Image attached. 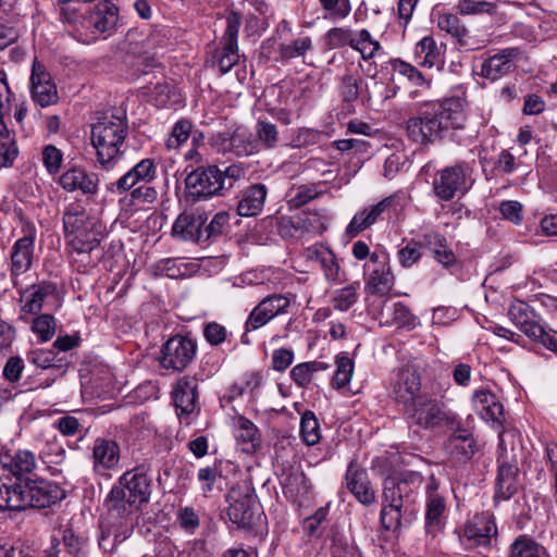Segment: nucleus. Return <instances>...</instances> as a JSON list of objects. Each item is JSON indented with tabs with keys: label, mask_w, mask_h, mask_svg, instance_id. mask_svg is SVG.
I'll return each instance as SVG.
<instances>
[{
	"label": "nucleus",
	"mask_w": 557,
	"mask_h": 557,
	"mask_svg": "<svg viewBox=\"0 0 557 557\" xmlns=\"http://www.w3.org/2000/svg\"><path fill=\"white\" fill-rule=\"evenodd\" d=\"M30 82L32 98L36 104L45 108L57 103L59 99L57 87L40 65L34 64Z\"/></svg>",
	"instance_id": "25"
},
{
	"label": "nucleus",
	"mask_w": 557,
	"mask_h": 557,
	"mask_svg": "<svg viewBox=\"0 0 557 557\" xmlns=\"http://www.w3.org/2000/svg\"><path fill=\"white\" fill-rule=\"evenodd\" d=\"M212 146L218 151L233 152L236 156H250L257 150V143L246 129L237 128L233 134L219 133L212 137Z\"/></svg>",
	"instance_id": "23"
},
{
	"label": "nucleus",
	"mask_w": 557,
	"mask_h": 557,
	"mask_svg": "<svg viewBox=\"0 0 557 557\" xmlns=\"http://www.w3.org/2000/svg\"><path fill=\"white\" fill-rule=\"evenodd\" d=\"M36 230L34 226L24 228V236L18 238L11 251V275L17 277L27 272L33 263Z\"/></svg>",
	"instance_id": "22"
},
{
	"label": "nucleus",
	"mask_w": 557,
	"mask_h": 557,
	"mask_svg": "<svg viewBox=\"0 0 557 557\" xmlns=\"http://www.w3.org/2000/svg\"><path fill=\"white\" fill-rule=\"evenodd\" d=\"M226 502L228 503L227 516L238 528L252 529L261 521V507L248 482L244 481L232 486Z\"/></svg>",
	"instance_id": "5"
},
{
	"label": "nucleus",
	"mask_w": 557,
	"mask_h": 557,
	"mask_svg": "<svg viewBox=\"0 0 557 557\" xmlns=\"http://www.w3.org/2000/svg\"><path fill=\"white\" fill-rule=\"evenodd\" d=\"M230 215L228 213L222 211L218 212L211 220V222L206 225L205 224V240L207 242L211 237L221 235L225 228L228 226Z\"/></svg>",
	"instance_id": "63"
},
{
	"label": "nucleus",
	"mask_w": 557,
	"mask_h": 557,
	"mask_svg": "<svg viewBox=\"0 0 557 557\" xmlns=\"http://www.w3.org/2000/svg\"><path fill=\"white\" fill-rule=\"evenodd\" d=\"M326 369L329 366L321 361L302 362L292 369L290 376L298 386L304 387L311 382L313 373Z\"/></svg>",
	"instance_id": "43"
},
{
	"label": "nucleus",
	"mask_w": 557,
	"mask_h": 557,
	"mask_svg": "<svg viewBox=\"0 0 557 557\" xmlns=\"http://www.w3.org/2000/svg\"><path fill=\"white\" fill-rule=\"evenodd\" d=\"M404 414L410 425L433 429L445 420L441 404L425 394L403 405Z\"/></svg>",
	"instance_id": "9"
},
{
	"label": "nucleus",
	"mask_w": 557,
	"mask_h": 557,
	"mask_svg": "<svg viewBox=\"0 0 557 557\" xmlns=\"http://www.w3.org/2000/svg\"><path fill=\"white\" fill-rule=\"evenodd\" d=\"M268 196V188L263 184H253L244 189L237 203V213L240 216H256L263 207Z\"/></svg>",
	"instance_id": "29"
},
{
	"label": "nucleus",
	"mask_w": 557,
	"mask_h": 557,
	"mask_svg": "<svg viewBox=\"0 0 557 557\" xmlns=\"http://www.w3.org/2000/svg\"><path fill=\"white\" fill-rule=\"evenodd\" d=\"M191 128V122L186 119L176 122L165 141L166 148L169 150L178 149L189 138Z\"/></svg>",
	"instance_id": "49"
},
{
	"label": "nucleus",
	"mask_w": 557,
	"mask_h": 557,
	"mask_svg": "<svg viewBox=\"0 0 557 557\" xmlns=\"http://www.w3.org/2000/svg\"><path fill=\"white\" fill-rule=\"evenodd\" d=\"M234 434L238 442L243 443L245 451H253L260 445V432L247 418L238 417L234 421Z\"/></svg>",
	"instance_id": "38"
},
{
	"label": "nucleus",
	"mask_w": 557,
	"mask_h": 557,
	"mask_svg": "<svg viewBox=\"0 0 557 557\" xmlns=\"http://www.w3.org/2000/svg\"><path fill=\"white\" fill-rule=\"evenodd\" d=\"M386 312H383V317L386 314L384 324L396 325L398 327L414 329L417 325V318L411 313L409 308L403 302H395L392 306L386 307Z\"/></svg>",
	"instance_id": "40"
},
{
	"label": "nucleus",
	"mask_w": 557,
	"mask_h": 557,
	"mask_svg": "<svg viewBox=\"0 0 557 557\" xmlns=\"http://www.w3.org/2000/svg\"><path fill=\"white\" fill-rule=\"evenodd\" d=\"M60 186L67 193L81 191L89 197L99 190V178L96 173H89L83 168H72L59 177Z\"/></svg>",
	"instance_id": "24"
},
{
	"label": "nucleus",
	"mask_w": 557,
	"mask_h": 557,
	"mask_svg": "<svg viewBox=\"0 0 557 557\" xmlns=\"http://www.w3.org/2000/svg\"><path fill=\"white\" fill-rule=\"evenodd\" d=\"M39 506H45V504L35 500L33 488L18 483L8 484L0 479V509L24 510L28 507Z\"/></svg>",
	"instance_id": "19"
},
{
	"label": "nucleus",
	"mask_w": 557,
	"mask_h": 557,
	"mask_svg": "<svg viewBox=\"0 0 557 557\" xmlns=\"http://www.w3.org/2000/svg\"><path fill=\"white\" fill-rule=\"evenodd\" d=\"M197 380L184 376L176 383L173 389V400L180 419L188 417L196 408Z\"/></svg>",
	"instance_id": "27"
},
{
	"label": "nucleus",
	"mask_w": 557,
	"mask_h": 557,
	"mask_svg": "<svg viewBox=\"0 0 557 557\" xmlns=\"http://www.w3.org/2000/svg\"><path fill=\"white\" fill-rule=\"evenodd\" d=\"M312 49V40L309 36L295 38L290 42L278 44V57L275 59L281 62H287L292 59L305 57Z\"/></svg>",
	"instance_id": "42"
},
{
	"label": "nucleus",
	"mask_w": 557,
	"mask_h": 557,
	"mask_svg": "<svg viewBox=\"0 0 557 557\" xmlns=\"http://www.w3.org/2000/svg\"><path fill=\"white\" fill-rule=\"evenodd\" d=\"M54 319L50 314H41L34 319L32 330L41 342L49 341L54 334Z\"/></svg>",
	"instance_id": "58"
},
{
	"label": "nucleus",
	"mask_w": 557,
	"mask_h": 557,
	"mask_svg": "<svg viewBox=\"0 0 557 557\" xmlns=\"http://www.w3.org/2000/svg\"><path fill=\"white\" fill-rule=\"evenodd\" d=\"M367 275L366 290L371 294H386L394 285V275L388 263V255L374 251L363 264Z\"/></svg>",
	"instance_id": "12"
},
{
	"label": "nucleus",
	"mask_w": 557,
	"mask_h": 557,
	"mask_svg": "<svg viewBox=\"0 0 557 557\" xmlns=\"http://www.w3.org/2000/svg\"><path fill=\"white\" fill-rule=\"evenodd\" d=\"M529 307L522 301L512 304L509 318L529 338L541 343L547 349L557 352V331L546 329L530 315Z\"/></svg>",
	"instance_id": "8"
},
{
	"label": "nucleus",
	"mask_w": 557,
	"mask_h": 557,
	"mask_svg": "<svg viewBox=\"0 0 557 557\" xmlns=\"http://www.w3.org/2000/svg\"><path fill=\"white\" fill-rule=\"evenodd\" d=\"M286 497L301 505L311 491V484L299 468L285 470L280 479Z\"/></svg>",
	"instance_id": "26"
},
{
	"label": "nucleus",
	"mask_w": 557,
	"mask_h": 557,
	"mask_svg": "<svg viewBox=\"0 0 557 557\" xmlns=\"http://www.w3.org/2000/svg\"><path fill=\"white\" fill-rule=\"evenodd\" d=\"M307 257L310 260L318 261L323 270L326 281L332 283L339 282V264L334 252L324 246H312L307 250Z\"/></svg>",
	"instance_id": "33"
},
{
	"label": "nucleus",
	"mask_w": 557,
	"mask_h": 557,
	"mask_svg": "<svg viewBox=\"0 0 557 557\" xmlns=\"http://www.w3.org/2000/svg\"><path fill=\"white\" fill-rule=\"evenodd\" d=\"M256 133L259 140L265 148L272 149L276 147L278 141V131L274 124L267 121H258L256 125Z\"/></svg>",
	"instance_id": "56"
},
{
	"label": "nucleus",
	"mask_w": 557,
	"mask_h": 557,
	"mask_svg": "<svg viewBox=\"0 0 557 557\" xmlns=\"http://www.w3.org/2000/svg\"><path fill=\"white\" fill-rule=\"evenodd\" d=\"M128 134L126 115L123 112L104 115L91 128V144L97 150L101 168L111 170L121 156V148Z\"/></svg>",
	"instance_id": "3"
},
{
	"label": "nucleus",
	"mask_w": 557,
	"mask_h": 557,
	"mask_svg": "<svg viewBox=\"0 0 557 557\" xmlns=\"http://www.w3.org/2000/svg\"><path fill=\"white\" fill-rule=\"evenodd\" d=\"M228 335L226 327L215 321L208 322L203 325V337L211 346L223 344Z\"/></svg>",
	"instance_id": "60"
},
{
	"label": "nucleus",
	"mask_w": 557,
	"mask_h": 557,
	"mask_svg": "<svg viewBox=\"0 0 557 557\" xmlns=\"http://www.w3.org/2000/svg\"><path fill=\"white\" fill-rule=\"evenodd\" d=\"M392 65L396 73L406 77L414 86H423V85L429 86V83L425 81V78L423 77L421 72L418 71L411 64H409L405 61H401V60H394Z\"/></svg>",
	"instance_id": "57"
},
{
	"label": "nucleus",
	"mask_w": 557,
	"mask_h": 557,
	"mask_svg": "<svg viewBox=\"0 0 557 557\" xmlns=\"http://www.w3.org/2000/svg\"><path fill=\"white\" fill-rule=\"evenodd\" d=\"M119 20L117 8L109 2H100L90 16V24L99 32L106 33L113 29Z\"/></svg>",
	"instance_id": "39"
},
{
	"label": "nucleus",
	"mask_w": 557,
	"mask_h": 557,
	"mask_svg": "<svg viewBox=\"0 0 557 557\" xmlns=\"http://www.w3.org/2000/svg\"><path fill=\"white\" fill-rule=\"evenodd\" d=\"M156 177L157 164L153 159L146 158L136 163L117 181L111 183L108 190L121 195L141 184H150Z\"/></svg>",
	"instance_id": "17"
},
{
	"label": "nucleus",
	"mask_w": 557,
	"mask_h": 557,
	"mask_svg": "<svg viewBox=\"0 0 557 557\" xmlns=\"http://www.w3.org/2000/svg\"><path fill=\"white\" fill-rule=\"evenodd\" d=\"M18 149L14 139V135L10 133L5 126V132H0V160L2 166L13 163L17 157Z\"/></svg>",
	"instance_id": "50"
},
{
	"label": "nucleus",
	"mask_w": 557,
	"mask_h": 557,
	"mask_svg": "<svg viewBox=\"0 0 557 557\" xmlns=\"http://www.w3.org/2000/svg\"><path fill=\"white\" fill-rule=\"evenodd\" d=\"M517 475L516 465L499 460L495 498L506 500L518 491Z\"/></svg>",
	"instance_id": "32"
},
{
	"label": "nucleus",
	"mask_w": 557,
	"mask_h": 557,
	"mask_svg": "<svg viewBox=\"0 0 557 557\" xmlns=\"http://www.w3.org/2000/svg\"><path fill=\"white\" fill-rule=\"evenodd\" d=\"M518 54L515 48H507L485 60L481 73L485 78L497 81L508 74L512 67L513 58Z\"/></svg>",
	"instance_id": "31"
},
{
	"label": "nucleus",
	"mask_w": 557,
	"mask_h": 557,
	"mask_svg": "<svg viewBox=\"0 0 557 557\" xmlns=\"http://www.w3.org/2000/svg\"><path fill=\"white\" fill-rule=\"evenodd\" d=\"M392 386L396 400L401 405L420 396L421 374L419 366L413 361L403 364L397 370Z\"/></svg>",
	"instance_id": "16"
},
{
	"label": "nucleus",
	"mask_w": 557,
	"mask_h": 557,
	"mask_svg": "<svg viewBox=\"0 0 557 557\" xmlns=\"http://www.w3.org/2000/svg\"><path fill=\"white\" fill-rule=\"evenodd\" d=\"M335 364L336 371L333 377V385L341 389L348 385L352 377L354 361L346 352H342L336 356Z\"/></svg>",
	"instance_id": "45"
},
{
	"label": "nucleus",
	"mask_w": 557,
	"mask_h": 557,
	"mask_svg": "<svg viewBox=\"0 0 557 557\" xmlns=\"http://www.w3.org/2000/svg\"><path fill=\"white\" fill-rule=\"evenodd\" d=\"M207 215L203 211L190 210L182 212L172 226V235L182 240L201 243L205 240Z\"/></svg>",
	"instance_id": "21"
},
{
	"label": "nucleus",
	"mask_w": 557,
	"mask_h": 557,
	"mask_svg": "<svg viewBox=\"0 0 557 557\" xmlns=\"http://www.w3.org/2000/svg\"><path fill=\"white\" fill-rule=\"evenodd\" d=\"M37 461L33 451L18 450L11 459L10 468L14 474L29 473L36 468Z\"/></svg>",
	"instance_id": "51"
},
{
	"label": "nucleus",
	"mask_w": 557,
	"mask_h": 557,
	"mask_svg": "<svg viewBox=\"0 0 557 557\" xmlns=\"http://www.w3.org/2000/svg\"><path fill=\"white\" fill-rule=\"evenodd\" d=\"M472 169L467 162H458L438 171L433 180V191L442 201H449L457 195H463L470 187Z\"/></svg>",
	"instance_id": "7"
},
{
	"label": "nucleus",
	"mask_w": 557,
	"mask_h": 557,
	"mask_svg": "<svg viewBox=\"0 0 557 557\" xmlns=\"http://www.w3.org/2000/svg\"><path fill=\"white\" fill-rule=\"evenodd\" d=\"M318 195L319 191L315 185H300L290 189L288 203L293 208H300L314 199Z\"/></svg>",
	"instance_id": "53"
},
{
	"label": "nucleus",
	"mask_w": 557,
	"mask_h": 557,
	"mask_svg": "<svg viewBox=\"0 0 557 557\" xmlns=\"http://www.w3.org/2000/svg\"><path fill=\"white\" fill-rule=\"evenodd\" d=\"M445 508L444 498L437 492V483L434 479H431L426 486L425 519L429 531L440 528Z\"/></svg>",
	"instance_id": "34"
},
{
	"label": "nucleus",
	"mask_w": 557,
	"mask_h": 557,
	"mask_svg": "<svg viewBox=\"0 0 557 557\" xmlns=\"http://www.w3.org/2000/svg\"><path fill=\"white\" fill-rule=\"evenodd\" d=\"M90 461L92 472L101 478L110 479L112 472L120 468L121 449L111 438L97 437L91 445Z\"/></svg>",
	"instance_id": "11"
},
{
	"label": "nucleus",
	"mask_w": 557,
	"mask_h": 557,
	"mask_svg": "<svg viewBox=\"0 0 557 557\" xmlns=\"http://www.w3.org/2000/svg\"><path fill=\"white\" fill-rule=\"evenodd\" d=\"M296 301V295L292 293L286 294H271L262 298L249 312L245 321V333L242 336V342L248 344L247 333L257 331L276 317L288 314L292 305Z\"/></svg>",
	"instance_id": "6"
},
{
	"label": "nucleus",
	"mask_w": 557,
	"mask_h": 557,
	"mask_svg": "<svg viewBox=\"0 0 557 557\" xmlns=\"http://www.w3.org/2000/svg\"><path fill=\"white\" fill-rule=\"evenodd\" d=\"M437 25L442 30L458 38L465 37L468 33L467 28L460 24L458 16L455 14L445 13L440 15Z\"/></svg>",
	"instance_id": "61"
},
{
	"label": "nucleus",
	"mask_w": 557,
	"mask_h": 557,
	"mask_svg": "<svg viewBox=\"0 0 557 557\" xmlns=\"http://www.w3.org/2000/svg\"><path fill=\"white\" fill-rule=\"evenodd\" d=\"M497 534V528L490 512L475 513L465 524L461 541L470 548L486 546Z\"/></svg>",
	"instance_id": "15"
},
{
	"label": "nucleus",
	"mask_w": 557,
	"mask_h": 557,
	"mask_svg": "<svg viewBox=\"0 0 557 557\" xmlns=\"http://www.w3.org/2000/svg\"><path fill=\"white\" fill-rule=\"evenodd\" d=\"M360 283L354 282L345 287L335 290L332 298V305L335 310L347 311L358 300Z\"/></svg>",
	"instance_id": "44"
},
{
	"label": "nucleus",
	"mask_w": 557,
	"mask_h": 557,
	"mask_svg": "<svg viewBox=\"0 0 557 557\" xmlns=\"http://www.w3.org/2000/svg\"><path fill=\"white\" fill-rule=\"evenodd\" d=\"M240 23V16L235 12H231L226 17L222 47L214 53V62L221 74L228 73L239 60L237 38Z\"/></svg>",
	"instance_id": "14"
},
{
	"label": "nucleus",
	"mask_w": 557,
	"mask_h": 557,
	"mask_svg": "<svg viewBox=\"0 0 557 557\" xmlns=\"http://www.w3.org/2000/svg\"><path fill=\"white\" fill-rule=\"evenodd\" d=\"M502 218L518 225L522 221V205L516 200H505L499 205Z\"/></svg>",
	"instance_id": "64"
},
{
	"label": "nucleus",
	"mask_w": 557,
	"mask_h": 557,
	"mask_svg": "<svg viewBox=\"0 0 557 557\" xmlns=\"http://www.w3.org/2000/svg\"><path fill=\"white\" fill-rule=\"evenodd\" d=\"M421 256L420 245L410 240L398 250L397 261L403 268H410L420 260Z\"/></svg>",
	"instance_id": "59"
},
{
	"label": "nucleus",
	"mask_w": 557,
	"mask_h": 557,
	"mask_svg": "<svg viewBox=\"0 0 557 557\" xmlns=\"http://www.w3.org/2000/svg\"><path fill=\"white\" fill-rule=\"evenodd\" d=\"M346 483L349 491L363 505L374 502V491L370 485L366 471L359 469L355 462H350L346 472Z\"/></svg>",
	"instance_id": "30"
},
{
	"label": "nucleus",
	"mask_w": 557,
	"mask_h": 557,
	"mask_svg": "<svg viewBox=\"0 0 557 557\" xmlns=\"http://www.w3.org/2000/svg\"><path fill=\"white\" fill-rule=\"evenodd\" d=\"M325 39L330 49H336L346 45L351 47L355 36L349 28L334 27L326 33Z\"/></svg>",
	"instance_id": "55"
},
{
	"label": "nucleus",
	"mask_w": 557,
	"mask_h": 557,
	"mask_svg": "<svg viewBox=\"0 0 557 557\" xmlns=\"http://www.w3.org/2000/svg\"><path fill=\"white\" fill-rule=\"evenodd\" d=\"M196 343L185 336L176 335L166 341L162 347L160 364L173 371L184 370L195 358Z\"/></svg>",
	"instance_id": "13"
},
{
	"label": "nucleus",
	"mask_w": 557,
	"mask_h": 557,
	"mask_svg": "<svg viewBox=\"0 0 557 557\" xmlns=\"http://www.w3.org/2000/svg\"><path fill=\"white\" fill-rule=\"evenodd\" d=\"M22 310L27 313H38L42 308L59 305L58 288L54 283L41 282L33 285L21 298Z\"/></svg>",
	"instance_id": "20"
},
{
	"label": "nucleus",
	"mask_w": 557,
	"mask_h": 557,
	"mask_svg": "<svg viewBox=\"0 0 557 557\" xmlns=\"http://www.w3.org/2000/svg\"><path fill=\"white\" fill-rule=\"evenodd\" d=\"M351 48L359 51L364 60H368L377 54L381 46L367 29H362L351 41Z\"/></svg>",
	"instance_id": "48"
},
{
	"label": "nucleus",
	"mask_w": 557,
	"mask_h": 557,
	"mask_svg": "<svg viewBox=\"0 0 557 557\" xmlns=\"http://www.w3.org/2000/svg\"><path fill=\"white\" fill-rule=\"evenodd\" d=\"M465 123L466 115L459 100L429 102L407 121V134L414 143L425 145L444 138L450 131L462 128Z\"/></svg>",
	"instance_id": "2"
},
{
	"label": "nucleus",
	"mask_w": 557,
	"mask_h": 557,
	"mask_svg": "<svg viewBox=\"0 0 557 557\" xmlns=\"http://www.w3.org/2000/svg\"><path fill=\"white\" fill-rule=\"evenodd\" d=\"M92 221L85 207L78 202H72L65 207L63 213V227L65 238L73 251L89 253L99 245V240L89 233Z\"/></svg>",
	"instance_id": "4"
},
{
	"label": "nucleus",
	"mask_w": 557,
	"mask_h": 557,
	"mask_svg": "<svg viewBox=\"0 0 557 557\" xmlns=\"http://www.w3.org/2000/svg\"><path fill=\"white\" fill-rule=\"evenodd\" d=\"M63 161V153L52 145H48L42 150V162L49 174L59 172Z\"/></svg>",
	"instance_id": "62"
},
{
	"label": "nucleus",
	"mask_w": 557,
	"mask_h": 557,
	"mask_svg": "<svg viewBox=\"0 0 557 557\" xmlns=\"http://www.w3.org/2000/svg\"><path fill=\"white\" fill-rule=\"evenodd\" d=\"M414 493L413 480H408L400 475L387 476L383 486L384 503L395 504L406 507L411 502Z\"/></svg>",
	"instance_id": "28"
},
{
	"label": "nucleus",
	"mask_w": 557,
	"mask_h": 557,
	"mask_svg": "<svg viewBox=\"0 0 557 557\" xmlns=\"http://www.w3.org/2000/svg\"><path fill=\"white\" fill-rule=\"evenodd\" d=\"M222 170L215 165L199 168L185 180L186 188L194 200L208 199L223 191Z\"/></svg>",
	"instance_id": "10"
},
{
	"label": "nucleus",
	"mask_w": 557,
	"mask_h": 557,
	"mask_svg": "<svg viewBox=\"0 0 557 557\" xmlns=\"http://www.w3.org/2000/svg\"><path fill=\"white\" fill-rule=\"evenodd\" d=\"M509 557H548V555L543 546L521 536L512 543Z\"/></svg>",
	"instance_id": "46"
},
{
	"label": "nucleus",
	"mask_w": 557,
	"mask_h": 557,
	"mask_svg": "<svg viewBox=\"0 0 557 557\" xmlns=\"http://www.w3.org/2000/svg\"><path fill=\"white\" fill-rule=\"evenodd\" d=\"M65 455L66 451L64 447L54 437L52 440L46 441L39 451V458L42 465H45L47 469L51 470L52 474L58 472L57 466H60L64 462Z\"/></svg>",
	"instance_id": "41"
},
{
	"label": "nucleus",
	"mask_w": 557,
	"mask_h": 557,
	"mask_svg": "<svg viewBox=\"0 0 557 557\" xmlns=\"http://www.w3.org/2000/svg\"><path fill=\"white\" fill-rule=\"evenodd\" d=\"M423 245L433 252L435 260L444 267L449 268L456 263V256L442 234L436 232L424 234Z\"/></svg>",
	"instance_id": "36"
},
{
	"label": "nucleus",
	"mask_w": 557,
	"mask_h": 557,
	"mask_svg": "<svg viewBox=\"0 0 557 557\" xmlns=\"http://www.w3.org/2000/svg\"><path fill=\"white\" fill-rule=\"evenodd\" d=\"M401 509L403 506L384 503L381 510L380 519L382 525L386 530L396 531L401 525Z\"/></svg>",
	"instance_id": "54"
},
{
	"label": "nucleus",
	"mask_w": 557,
	"mask_h": 557,
	"mask_svg": "<svg viewBox=\"0 0 557 557\" xmlns=\"http://www.w3.org/2000/svg\"><path fill=\"white\" fill-rule=\"evenodd\" d=\"M447 449L454 459L460 462H466L474 456L476 451V444L470 433L461 431L449 438Z\"/></svg>",
	"instance_id": "37"
},
{
	"label": "nucleus",
	"mask_w": 557,
	"mask_h": 557,
	"mask_svg": "<svg viewBox=\"0 0 557 557\" xmlns=\"http://www.w3.org/2000/svg\"><path fill=\"white\" fill-rule=\"evenodd\" d=\"M300 435L308 446H313L321 438L320 425L312 411H305L300 420Z\"/></svg>",
	"instance_id": "47"
},
{
	"label": "nucleus",
	"mask_w": 557,
	"mask_h": 557,
	"mask_svg": "<svg viewBox=\"0 0 557 557\" xmlns=\"http://www.w3.org/2000/svg\"><path fill=\"white\" fill-rule=\"evenodd\" d=\"M151 479L141 470L124 472L106 497L104 505L111 519H121L120 531L114 533V541H124L133 530L132 516L143 504L149 502Z\"/></svg>",
	"instance_id": "1"
},
{
	"label": "nucleus",
	"mask_w": 557,
	"mask_h": 557,
	"mask_svg": "<svg viewBox=\"0 0 557 557\" xmlns=\"http://www.w3.org/2000/svg\"><path fill=\"white\" fill-rule=\"evenodd\" d=\"M395 202L396 196H389L377 203L370 205L358 210L347 225L346 234L350 237H355L359 233L369 228L380 221L383 214L394 207Z\"/></svg>",
	"instance_id": "18"
},
{
	"label": "nucleus",
	"mask_w": 557,
	"mask_h": 557,
	"mask_svg": "<svg viewBox=\"0 0 557 557\" xmlns=\"http://www.w3.org/2000/svg\"><path fill=\"white\" fill-rule=\"evenodd\" d=\"M260 285L265 286L268 289H275L278 286H283L287 280V273L277 268H261L257 269Z\"/></svg>",
	"instance_id": "52"
},
{
	"label": "nucleus",
	"mask_w": 557,
	"mask_h": 557,
	"mask_svg": "<svg viewBox=\"0 0 557 557\" xmlns=\"http://www.w3.org/2000/svg\"><path fill=\"white\" fill-rule=\"evenodd\" d=\"M414 61L423 67L438 66L443 63L442 47L436 44L432 36H425L416 44Z\"/></svg>",
	"instance_id": "35"
}]
</instances>
